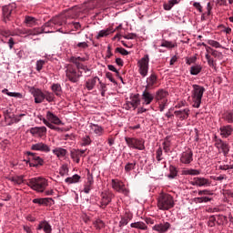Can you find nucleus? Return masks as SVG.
I'll return each instance as SVG.
<instances>
[{"label": "nucleus", "instance_id": "obj_1", "mask_svg": "<svg viewBox=\"0 0 233 233\" xmlns=\"http://www.w3.org/2000/svg\"><path fill=\"white\" fill-rule=\"evenodd\" d=\"M66 25V18L65 16H56L46 22L42 27H35L33 29H21L20 34L23 35H39V34H52L55 30L62 32L59 26Z\"/></svg>", "mask_w": 233, "mask_h": 233}, {"label": "nucleus", "instance_id": "obj_2", "mask_svg": "<svg viewBox=\"0 0 233 233\" xmlns=\"http://www.w3.org/2000/svg\"><path fill=\"white\" fill-rule=\"evenodd\" d=\"M157 205L159 210H170V208H174L176 203L172 195L163 193L159 195Z\"/></svg>", "mask_w": 233, "mask_h": 233}, {"label": "nucleus", "instance_id": "obj_3", "mask_svg": "<svg viewBox=\"0 0 233 233\" xmlns=\"http://www.w3.org/2000/svg\"><path fill=\"white\" fill-rule=\"evenodd\" d=\"M192 91H191V98L193 101L192 106L194 108H199L201 106V100L203 99V95L206 92V89L199 85L194 84L192 86Z\"/></svg>", "mask_w": 233, "mask_h": 233}, {"label": "nucleus", "instance_id": "obj_4", "mask_svg": "<svg viewBox=\"0 0 233 233\" xmlns=\"http://www.w3.org/2000/svg\"><path fill=\"white\" fill-rule=\"evenodd\" d=\"M26 185L35 192H45V189L48 187V181L45 177H36L30 178Z\"/></svg>", "mask_w": 233, "mask_h": 233}, {"label": "nucleus", "instance_id": "obj_5", "mask_svg": "<svg viewBox=\"0 0 233 233\" xmlns=\"http://www.w3.org/2000/svg\"><path fill=\"white\" fill-rule=\"evenodd\" d=\"M155 101L158 105L159 112H165V108L168 106V91L160 88L155 93Z\"/></svg>", "mask_w": 233, "mask_h": 233}, {"label": "nucleus", "instance_id": "obj_6", "mask_svg": "<svg viewBox=\"0 0 233 233\" xmlns=\"http://www.w3.org/2000/svg\"><path fill=\"white\" fill-rule=\"evenodd\" d=\"M66 76L71 83H79V79L83 77V72L81 71V69H76V67L69 66L66 70Z\"/></svg>", "mask_w": 233, "mask_h": 233}, {"label": "nucleus", "instance_id": "obj_7", "mask_svg": "<svg viewBox=\"0 0 233 233\" xmlns=\"http://www.w3.org/2000/svg\"><path fill=\"white\" fill-rule=\"evenodd\" d=\"M125 141L129 148L135 150H145V140L143 138L125 137Z\"/></svg>", "mask_w": 233, "mask_h": 233}, {"label": "nucleus", "instance_id": "obj_8", "mask_svg": "<svg viewBox=\"0 0 233 233\" xmlns=\"http://www.w3.org/2000/svg\"><path fill=\"white\" fill-rule=\"evenodd\" d=\"M150 63V57L148 55H145L140 60L137 61L138 72L142 77L148 76V64Z\"/></svg>", "mask_w": 233, "mask_h": 233}, {"label": "nucleus", "instance_id": "obj_9", "mask_svg": "<svg viewBox=\"0 0 233 233\" xmlns=\"http://www.w3.org/2000/svg\"><path fill=\"white\" fill-rule=\"evenodd\" d=\"M111 187L113 190L118 192V194H123L124 196H128V194H130V189H128L127 186H125V183L119 179H112Z\"/></svg>", "mask_w": 233, "mask_h": 233}, {"label": "nucleus", "instance_id": "obj_10", "mask_svg": "<svg viewBox=\"0 0 233 233\" xmlns=\"http://www.w3.org/2000/svg\"><path fill=\"white\" fill-rule=\"evenodd\" d=\"M141 105V98L139 94L133 95L129 97V100L124 104L125 110H136Z\"/></svg>", "mask_w": 233, "mask_h": 233}, {"label": "nucleus", "instance_id": "obj_11", "mask_svg": "<svg viewBox=\"0 0 233 233\" xmlns=\"http://www.w3.org/2000/svg\"><path fill=\"white\" fill-rule=\"evenodd\" d=\"M26 155L29 157V161H32L29 167L38 168V167L45 165V160L41 157L36 156L35 153L27 151Z\"/></svg>", "mask_w": 233, "mask_h": 233}, {"label": "nucleus", "instance_id": "obj_12", "mask_svg": "<svg viewBox=\"0 0 233 233\" xmlns=\"http://www.w3.org/2000/svg\"><path fill=\"white\" fill-rule=\"evenodd\" d=\"M215 147L218 150V154H223L225 157L228 156V152H230V147L225 141L221 140V138H216Z\"/></svg>", "mask_w": 233, "mask_h": 233}, {"label": "nucleus", "instance_id": "obj_13", "mask_svg": "<svg viewBox=\"0 0 233 233\" xmlns=\"http://www.w3.org/2000/svg\"><path fill=\"white\" fill-rule=\"evenodd\" d=\"M100 202L98 204V207L100 208H105L106 207H108L110 203H112V198H114V194L112 192H102L100 195Z\"/></svg>", "mask_w": 233, "mask_h": 233}, {"label": "nucleus", "instance_id": "obj_14", "mask_svg": "<svg viewBox=\"0 0 233 233\" xmlns=\"http://www.w3.org/2000/svg\"><path fill=\"white\" fill-rule=\"evenodd\" d=\"M194 161V152L192 149L187 148L180 155V163L183 165H190Z\"/></svg>", "mask_w": 233, "mask_h": 233}, {"label": "nucleus", "instance_id": "obj_15", "mask_svg": "<svg viewBox=\"0 0 233 233\" xmlns=\"http://www.w3.org/2000/svg\"><path fill=\"white\" fill-rule=\"evenodd\" d=\"M30 93L35 97V103L36 105H39V104L43 103V101H45V92H43L41 89L35 88V87H31Z\"/></svg>", "mask_w": 233, "mask_h": 233}, {"label": "nucleus", "instance_id": "obj_16", "mask_svg": "<svg viewBox=\"0 0 233 233\" xmlns=\"http://www.w3.org/2000/svg\"><path fill=\"white\" fill-rule=\"evenodd\" d=\"M174 116L177 117V121H187L190 116V108L186 107L184 109H179L174 111Z\"/></svg>", "mask_w": 233, "mask_h": 233}, {"label": "nucleus", "instance_id": "obj_17", "mask_svg": "<svg viewBox=\"0 0 233 233\" xmlns=\"http://www.w3.org/2000/svg\"><path fill=\"white\" fill-rule=\"evenodd\" d=\"M141 99L143 101L142 105L148 106L152 103V101H154V99H156V95H154V93L148 91V89L146 88L142 92Z\"/></svg>", "mask_w": 233, "mask_h": 233}, {"label": "nucleus", "instance_id": "obj_18", "mask_svg": "<svg viewBox=\"0 0 233 233\" xmlns=\"http://www.w3.org/2000/svg\"><path fill=\"white\" fill-rule=\"evenodd\" d=\"M190 184L193 187H210L211 183L208 178L201 177H197L193 178V181L190 182Z\"/></svg>", "mask_w": 233, "mask_h": 233}, {"label": "nucleus", "instance_id": "obj_19", "mask_svg": "<svg viewBox=\"0 0 233 233\" xmlns=\"http://www.w3.org/2000/svg\"><path fill=\"white\" fill-rule=\"evenodd\" d=\"M29 132L34 137L37 136V137H45L46 136V127L45 126L31 127Z\"/></svg>", "mask_w": 233, "mask_h": 233}, {"label": "nucleus", "instance_id": "obj_20", "mask_svg": "<svg viewBox=\"0 0 233 233\" xmlns=\"http://www.w3.org/2000/svg\"><path fill=\"white\" fill-rule=\"evenodd\" d=\"M31 150H35L36 152H45L46 154H48V152H50L51 148L49 147L48 145H46L43 142H38V143L33 144L31 146Z\"/></svg>", "mask_w": 233, "mask_h": 233}, {"label": "nucleus", "instance_id": "obj_21", "mask_svg": "<svg viewBox=\"0 0 233 233\" xmlns=\"http://www.w3.org/2000/svg\"><path fill=\"white\" fill-rule=\"evenodd\" d=\"M46 121L51 123V125H65V123H63L56 114L52 113V111L46 112Z\"/></svg>", "mask_w": 233, "mask_h": 233}, {"label": "nucleus", "instance_id": "obj_22", "mask_svg": "<svg viewBox=\"0 0 233 233\" xmlns=\"http://www.w3.org/2000/svg\"><path fill=\"white\" fill-rule=\"evenodd\" d=\"M171 225L168 222H160L158 224H156L153 226V230L158 233H166L168 232V229L170 228Z\"/></svg>", "mask_w": 233, "mask_h": 233}, {"label": "nucleus", "instance_id": "obj_23", "mask_svg": "<svg viewBox=\"0 0 233 233\" xmlns=\"http://www.w3.org/2000/svg\"><path fill=\"white\" fill-rule=\"evenodd\" d=\"M221 137L227 138L232 136L233 127L230 125L222 126L219 127Z\"/></svg>", "mask_w": 233, "mask_h": 233}, {"label": "nucleus", "instance_id": "obj_24", "mask_svg": "<svg viewBox=\"0 0 233 233\" xmlns=\"http://www.w3.org/2000/svg\"><path fill=\"white\" fill-rule=\"evenodd\" d=\"M89 128L92 130L93 134H96V136L101 137L105 134V128L97 124L90 123Z\"/></svg>", "mask_w": 233, "mask_h": 233}, {"label": "nucleus", "instance_id": "obj_25", "mask_svg": "<svg viewBox=\"0 0 233 233\" xmlns=\"http://www.w3.org/2000/svg\"><path fill=\"white\" fill-rule=\"evenodd\" d=\"M36 229L37 230H44L45 233H52V226L46 220L41 221L38 224Z\"/></svg>", "mask_w": 233, "mask_h": 233}, {"label": "nucleus", "instance_id": "obj_26", "mask_svg": "<svg viewBox=\"0 0 233 233\" xmlns=\"http://www.w3.org/2000/svg\"><path fill=\"white\" fill-rule=\"evenodd\" d=\"M93 185H94V177L92 175L88 174L87 181L84 185L83 192H85V194H90V190H92Z\"/></svg>", "mask_w": 233, "mask_h": 233}, {"label": "nucleus", "instance_id": "obj_27", "mask_svg": "<svg viewBox=\"0 0 233 233\" xmlns=\"http://www.w3.org/2000/svg\"><path fill=\"white\" fill-rule=\"evenodd\" d=\"M147 86L146 88H152L155 85L157 84V76L156 73L151 74L146 80Z\"/></svg>", "mask_w": 233, "mask_h": 233}, {"label": "nucleus", "instance_id": "obj_28", "mask_svg": "<svg viewBox=\"0 0 233 233\" xmlns=\"http://www.w3.org/2000/svg\"><path fill=\"white\" fill-rule=\"evenodd\" d=\"M52 152L58 159H63V157H66V154H68V151L63 147H56Z\"/></svg>", "mask_w": 233, "mask_h": 233}, {"label": "nucleus", "instance_id": "obj_29", "mask_svg": "<svg viewBox=\"0 0 233 233\" xmlns=\"http://www.w3.org/2000/svg\"><path fill=\"white\" fill-rule=\"evenodd\" d=\"M14 8H15V4L3 6L2 10H3L4 17H6V19H9L10 15H12V12H14Z\"/></svg>", "mask_w": 233, "mask_h": 233}, {"label": "nucleus", "instance_id": "obj_30", "mask_svg": "<svg viewBox=\"0 0 233 233\" xmlns=\"http://www.w3.org/2000/svg\"><path fill=\"white\" fill-rule=\"evenodd\" d=\"M97 81L99 82L100 79L97 76H95L93 78H89L86 81V88L87 90H94L96 87V85H97Z\"/></svg>", "mask_w": 233, "mask_h": 233}, {"label": "nucleus", "instance_id": "obj_31", "mask_svg": "<svg viewBox=\"0 0 233 233\" xmlns=\"http://www.w3.org/2000/svg\"><path fill=\"white\" fill-rule=\"evenodd\" d=\"M160 46L163 48H167L168 50H172V48L177 47V43L176 41H167L163 39L161 41Z\"/></svg>", "mask_w": 233, "mask_h": 233}, {"label": "nucleus", "instance_id": "obj_32", "mask_svg": "<svg viewBox=\"0 0 233 233\" xmlns=\"http://www.w3.org/2000/svg\"><path fill=\"white\" fill-rule=\"evenodd\" d=\"M24 23L26 26L32 28V26H35V25H37V19L34 16L25 15Z\"/></svg>", "mask_w": 233, "mask_h": 233}, {"label": "nucleus", "instance_id": "obj_33", "mask_svg": "<svg viewBox=\"0 0 233 233\" xmlns=\"http://www.w3.org/2000/svg\"><path fill=\"white\" fill-rule=\"evenodd\" d=\"M116 32V30L112 29V28H106V29H103L100 30L96 35V39H101V37H106V35H110V34H114Z\"/></svg>", "mask_w": 233, "mask_h": 233}, {"label": "nucleus", "instance_id": "obj_34", "mask_svg": "<svg viewBox=\"0 0 233 233\" xmlns=\"http://www.w3.org/2000/svg\"><path fill=\"white\" fill-rule=\"evenodd\" d=\"M222 119L226 121V123L232 124L233 123V110H227L222 115Z\"/></svg>", "mask_w": 233, "mask_h": 233}, {"label": "nucleus", "instance_id": "obj_35", "mask_svg": "<svg viewBox=\"0 0 233 233\" xmlns=\"http://www.w3.org/2000/svg\"><path fill=\"white\" fill-rule=\"evenodd\" d=\"M66 183L69 185H74L76 183H79L81 181V176L75 174L72 177H68L65 179Z\"/></svg>", "mask_w": 233, "mask_h": 233}, {"label": "nucleus", "instance_id": "obj_36", "mask_svg": "<svg viewBox=\"0 0 233 233\" xmlns=\"http://www.w3.org/2000/svg\"><path fill=\"white\" fill-rule=\"evenodd\" d=\"M131 228H138L139 230H148V227L145 222H135L130 224Z\"/></svg>", "mask_w": 233, "mask_h": 233}, {"label": "nucleus", "instance_id": "obj_37", "mask_svg": "<svg viewBox=\"0 0 233 233\" xmlns=\"http://www.w3.org/2000/svg\"><path fill=\"white\" fill-rule=\"evenodd\" d=\"M51 90L56 96H57V97H60L61 94H63V88L61 87V84H53L51 86Z\"/></svg>", "mask_w": 233, "mask_h": 233}, {"label": "nucleus", "instance_id": "obj_38", "mask_svg": "<svg viewBox=\"0 0 233 233\" xmlns=\"http://www.w3.org/2000/svg\"><path fill=\"white\" fill-rule=\"evenodd\" d=\"M69 61L76 65L77 70H85V68H86L79 60L76 59V56H71Z\"/></svg>", "mask_w": 233, "mask_h": 233}, {"label": "nucleus", "instance_id": "obj_39", "mask_svg": "<svg viewBox=\"0 0 233 233\" xmlns=\"http://www.w3.org/2000/svg\"><path fill=\"white\" fill-rule=\"evenodd\" d=\"M201 70H203L201 65H195L190 67V74L191 76H198V74L201 73Z\"/></svg>", "mask_w": 233, "mask_h": 233}, {"label": "nucleus", "instance_id": "obj_40", "mask_svg": "<svg viewBox=\"0 0 233 233\" xmlns=\"http://www.w3.org/2000/svg\"><path fill=\"white\" fill-rule=\"evenodd\" d=\"M71 158L73 159V161H76V163H79V161H81V155L79 153V151H77V149H72L71 150Z\"/></svg>", "mask_w": 233, "mask_h": 233}, {"label": "nucleus", "instance_id": "obj_41", "mask_svg": "<svg viewBox=\"0 0 233 233\" xmlns=\"http://www.w3.org/2000/svg\"><path fill=\"white\" fill-rule=\"evenodd\" d=\"M23 176H16V177H12L9 178V181H11L12 183H14V185H23L24 183V179H23Z\"/></svg>", "mask_w": 233, "mask_h": 233}, {"label": "nucleus", "instance_id": "obj_42", "mask_svg": "<svg viewBox=\"0 0 233 233\" xmlns=\"http://www.w3.org/2000/svg\"><path fill=\"white\" fill-rule=\"evenodd\" d=\"M179 1L178 0H168L167 3L164 4V10H172V7L175 5H178Z\"/></svg>", "mask_w": 233, "mask_h": 233}, {"label": "nucleus", "instance_id": "obj_43", "mask_svg": "<svg viewBox=\"0 0 233 233\" xmlns=\"http://www.w3.org/2000/svg\"><path fill=\"white\" fill-rule=\"evenodd\" d=\"M177 177V168L175 166H169V174L167 175V177L169 179H174Z\"/></svg>", "mask_w": 233, "mask_h": 233}, {"label": "nucleus", "instance_id": "obj_44", "mask_svg": "<svg viewBox=\"0 0 233 233\" xmlns=\"http://www.w3.org/2000/svg\"><path fill=\"white\" fill-rule=\"evenodd\" d=\"M40 119H41V121H43L44 125H46V127H47L51 130H56V132H59V130H61L60 127H57L54 126L52 123L48 122L46 120V118H40Z\"/></svg>", "mask_w": 233, "mask_h": 233}, {"label": "nucleus", "instance_id": "obj_45", "mask_svg": "<svg viewBox=\"0 0 233 233\" xmlns=\"http://www.w3.org/2000/svg\"><path fill=\"white\" fill-rule=\"evenodd\" d=\"M93 225L96 230H101L102 228H105V222L101 218L94 221Z\"/></svg>", "mask_w": 233, "mask_h": 233}, {"label": "nucleus", "instance_id": "obj_46", "mask_svg": "<svg viewBox=\"0 0 233 233\" xmlns=\"http://www.w3.org/2000/svg\"><path fill=\"white\" fill-rule=\"evenodd\" d=\"M137 164V162L136 160H134L133 162H128L127 164H126L125 166V171L127 173L128 172H132V170L136 169V165Z\"/></svg>", "mask_w": 233, "mask_h": 233}, {"label": "nucleus", "instance_id": "obj_47", "mask_svg": "<svg viewBox=\"0 0 233 233\" xmlns=\"http://www.w3.org/2000/svg\"><path fill=\"white\" fill-rule=\"evenodd\" d=\"M130 219H132V217H130V216L122 217L119 221L120 228L123 227H127V225H128Z\"/></svg>", "mask_w": 233, "mask_h": 233}, {"label": "nucleus", "instance_id": "obj_48", "mask_svg": "<svg viewBox=\"0 0 233 233\" xmlns=\"http://www.w3.org/2000/svg\"><path fill=\"white\" fill-rule=\"evenodd\" d=\"M92 145V138H90V136L86 135L82 137L81 147H88Z\"/></svg>", "mask_w": 233, "mask_h": 233}, {"label": "nucleus", "instance_id": "obj_49", "mask_svg": "<svg viewBox=\"0 0 233 233\" xmlns=\"http://www.w3.org/2000/svg\"><path fill=\"white\" fill-rule=\"evenodd\" d=\"M183 174L185 176H199V174H201V171L198 169H187L183 171Z\"/></svg>", "mask_w": 233, "mask_h": 233}, {"label": "nucleus", "instance_id": "obj_50", "mask_svg": "<svg viewBox=\"0 0 233 233\" xmlns=\"http://www.w3.org/2000/svg\"><path fill=\"white\" fill-rule=\"evenodd\" d=\"M208 45H209V46H213V48L225 49V46H221V44H219V42H218L216 40H208Z\"/></svg>", "mask_w": 233, "mask_h": 233}, {"label": "nucleus", "instance_id": "obj_51", "mask_svg": "<svg viewBox=\"0 0 233 233\" xmlns=\"http://www.w3.org/2000/svg\"><path fill=\"white\" fill-rule=\"evenodd\" d=\"M45 99L47 101V103H52L54 99H56V96H54V93L45 91Z\"/></svg>", "mask_w": 233, "mask_h": 233}, {"label": "nucleus", "instance_id": "obj_52", "mask_svg": "<svg viewBox=\"0 0 233 233\" xmlns=\"http://www.w3.org/2000/svg\"><path fill=\"white\" fill-rule=\"evenodd\" d=\"M156 159L157 161L161 162L163 161V148L158 147L156 151Z\"/></svg>", "mask_w": 233, "mask_h": 233}, {"label": "nucleus", "instance_id": "obj_53", "mask_svg": "<svg viewBox=\"0 0 233 233\" xmlns=\"http://www.w3.org/2000/svg\"><path fill=\"white\" fill-rule=\"evenodd\" d=\"M218 170H233V164H221L218 166Z\"/></svg>", "mask_w": 233, "mask_h": 233}, {"label": "nucleus", "instance_id": "obj_54", "mask_svg": "<svg viewBox=\"0 0 233 233\" xmlns=\"http://www.w3.org/2000/svg\"><path fill=\"white\" fill-rule=\"evenodd\" d=\"M208 50H211V56H213V57H218V59L223 57V53L218 52V50H215L211 47H208Z\"/></svg>", "mask_w": 233, "mask_h": 233}, {"label": "nucleus", "instance_id": "obj_55", "mask_svg": "<svg viewBox=\"0 0 233 233\" xmlns=\"http://www.w3.org/2000/svg\"><path fill=\"white\" fill-rule=\"evenodd\" d=\"M45 60H37L35 64V68L37 72H41L43 70V66H45Z\"/></svg>", "mask_w": 233, "mask_h": 233}, {"label": "nucleus", "instance_id": "obj_56", "mask_svg": "<svg viewBox=\"0 0 233 233\" xmlns=\"http://www.w3.org/2000/svg\"><path fill=\"white\" fill-rule=\"evenodd\" d=\"M206 59H207L208 65L209 66H211L212 68H214L216 66V62H214V58H212V56H210V55L207 54Z\"/></svg>", "mask_w": 233, "mask_h": 233}, {"label": "nucleus", "instance_id": "obj_57", "mask_svg": "<svg viewBox=\"0 0 233 233\" xmlns=\"http://www.w3.org/2000/svg\"><path fill=\"white\" fill-rule=\"evenodd\" d=\"M163 150L165 151L166 154H168L170 152V141L165 140L163 143Z\"/></svg>", "mask_w": 233, "mask_h": 233}, {"label": "nucleus", "instance_id": "obj_58", "mask_svg": "<svg viewBox=\"0 0 233 233\" xmlns=\"http://www.w3.org/2000/svg\"><path fill=\"white\" fill-rule=\"evenodd\" d=\"M56 201L52 198H44V205L48 207V205L52 206L55 205Z\"/></svg>", "mask_w": 233, "mask_h": 233}, {"label": "nucleus", "instance_id": "obj_59", "mask_svg": "<svg viewBox=\"0 0 233 233\" xmlns=\"http://www.w3.org/2000/svg\"><path fill=\"white\" fill-rule=\"evenodd\" d=\"M75 48H80L81 50H86L88 48V42H80L76 44Z\"/></svg>", "mask_w": 233, "mask_h": 233}, {"label": "nucleus", "instance_id": "obj_60", "mask_svg": "<svg viewBox=\"0 0 233 233\" xmlns=\"http://www.w3.org/2000/svg\"><path fill=\"white\" fill-rule=\"evenodd\" d=\"M59 174H60V176H68V167H66V166H62L61 167H60V170H59Z\"/></svg>", "mask_w": 233, "mask_h": 233}, {"label": "nucleus", "instance_id": "obj_61", "mask_svg": "<svg viewBox=\"0 0 233 233\" xmlns=\"http://www.w3.org/2000/svg\"><path fill=\"white\" fill-rule=\"evenodd\" d=\"M115 52H117L118 54H121V56H128V51L123 47H116L115 49Z\"/></svg>", "mask_w": 233, "mask_h": 233}, {"label": "nucleus", "instance_id": "obj_62", "mask_svg": "<svg viewBox=\"0 0 233 233\" xmlns=\"http://www.w3.org/2000/svg\"><path fill=\"white\" fill-rule=\"evenodd\" d=\"M208 227H216V216H210L208 221Z\"/></svg>", "mask_w": 233, "mask_h": 233}, {"label": "nucleus", "instance_id": "obj_63", "mask_svg": "<svg viewBox=\"0 0 233 233\" xmlns=\"http://www.w3.org/2000/svg\"><path fill=\"white\" fill-rule=\"evenodd\" d=\"M196 61H198V57L196 56H190V57H187L186 58V64L187 65H194V63H196Z\"/></svg>", "mask_w": 233, "mask_h": 233}, {"label": "nucleus", "instance_id": "obj_64", "mask_svg": "<svg viewBox=\"0 0 233 233\" xmlns=\"http://www.w3.org/2000/svg\"><path fill=\"white\" fill-rule=\"evenodd\" d=\"M213 195H214V193H212V191L208 190V189L198 191V196H213Z\"/></svg>", "mask_w": 233, "mask_h": 233}]
</instances>
